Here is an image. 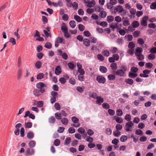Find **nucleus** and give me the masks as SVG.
Returning <instances> with one entry per match:
<instances>
[{
  "label": "nucleus",
  "mask_w": 156,
  "mask_h": 156,
  "mask_svg": "<svg viewBox=\"0 0 156 156\" xmlns=\"http://www.w3.org/2000/svg\"><path fill=\"white\" fill-rule=\"evenodd\" d=\"M137 76L136 73L129 72V77L131 78H134L136 77Z\"/></svg>",
  "instance_id": "412c9836"
},
{
  "label": "nucleus",
  "mask_w": 156,
  "mask_h": 156,
  "mask_svg": "<svg viewBox=\"0 0 156 156\" xmlns=\"http://www.w3.org/2000/svg\"><path fill=\"white\" fill-rule=\"evenodd\" d=\"M151 72V71L148 69H145L143 71V73H140V76L142 77H147L149 76L148 75Z\"/></svg>",
  "instance_id": "423d86ee"
},
{
  "label": "nucleus",
  "mask_w": 156,
  "mask_h": 156,
  "mask_svg": "<svg viewBox=\"0 0 156 156\" xmlns=\"http://www.w3.org/2000/svg\"><path fill=\"white\" fill-rule=\"evenodd\" d=\"M61 121L62 124L65 125H67L69 122L68 120L66 118H64L62 119Z\"/></svg>",
  "instance_id": "473e14b6"
},
{
  "label": "nucleus",
  "mask_w": 156,
  "mask_h": 156,
  "mask_svg": "<svg viewBox=\"0 0 156 156\" xmlns=\"http://www.w3.org/2000/svg\"><path fill=\"white\" fill-rule=\"evenodd\" d=\"M108 78L110 80H115L116 77L114 74H109L108 76Z\"/></svg>",
  "instance_id": "a878e982"
},
{
  "label": "nucleus",
  "mask_w": 156,
  "mask_h": 156,
  "mask_svg": "<svg viewBox=\"0 0 156 156\" xmlns=\"http://www.w3.org/2000/svg\"><path fill=\"white\" fill-rule=\"evenodd\" d=\"M110 67L112 69L116 70L117 69V64L115 63H112L110 65Z\"/></svg>",
  "instance_id": "c9c22d12"
},
{
  "label": "nucleus",
  "mask_w": 156,
  "mask_h": 156,
  "mask_svg": "<svg viewBox=\"0 0 156 156\" xmlns=\"http://www.w3.org/2000/svg\"><path fill=\"white\" fill-rule=\"evenodd\" d=\"M150 52L152 54H156V47H153L150 50Z\"/></svg>",
  "instance_id": "774afa93"
},
{
  "label": "nucleus",
  "mask_w": 156,
  "mask_h": 156,
  "mask_svg": "<svg viewBox=\"0 0 156 156\" xmlns=\"http://www.w3.org/2000/svg\"><path fill=\"white\" fill-rule=\"evenodd\" d=\"M138 70V69L137 67L133 66L130 69V72L136 73Z\"/></svg>",
  "instance_id": "864d4df0"
},
{
  "label": "nucleus",
  "mask_w": 156,
  "mask_h": 156,
  "mask_svg": "<svg viewBox=\"0 0 156 156\" xmlns=\"http://www.w3.org/2000/svg\"><path fill=\"white\" fill-rule=\"evenodd\" d=\"M74 18L78 22H80L82 21V19L81 17L77 15H74Z\"/></svg>",
  "instance_id": "58836bf2"
},
{
  "label": "nucleus",
  "mask_w": 156,
  "mask_h": 156,
  "mask_svg": "<svg viewBox=\"0 0 156 156\" xmlns=\"http://www.w3.org/2000/svg\"><path fill=\"white\" fill-rule=\"evenodd\" d=\"M44 74L42 73H39L37 76V79L38 80L41 79L44 77Z\"/></svg>",
  "instance_id": "c03bdc74"
},
{
  "label": "nucleus",
  "mask_w": 156,
  "mask_h": 156,
  "mask_svg": "<svg viewBox=\"0 0 156 156\" xmlns=\"http://www.w3.org/2000/svg\"><path fill=\"white\" fill-rule=\"evenodd\" d=\"M116 122L119 123H121L123 122V119L121 118L117 117L115 119Z\"/></svg>",
  "instance_id": "13d9d810"
},
{
  "label": "nucleus",
  "mask_w": 156,
  "mask_h": 156,
  "mask_svg": "<svg viewBox=\"0 0 156 156\" xmlns=\"http://www.w3.org/2000/svg\"><path fill=\"white\" fill-rule=\"evenodd\" d=\"M155 58V55L152 54H151L148 55L147 58L150 60H153Z\"/></svg>",
  "instance_id": "79ce46f5"
},
{
  "label": "nucleus",
  "mask_w": 156,
  "mask_h": 156,
  "mask_svg": "<svg viewBox=\"0 0 156 156\" xmlns=\"http://www.w3.org/2000/svg\"><path fill=\"white\" fill-rule=\"evenodd\" d=\"M115 20L117 23H120L121 21V18L120 16H117L115 18Z\"/></svg>",
  "instance_id": "69168bd1"
},
{
  "label": "nucleus",
  "mask_w": 156,
  "mask_h": 156,
  "mask_svg": "<svg viewBox=\"0 0 156 156\" xmlns=\"http://www.w3.org/2000/svg\"><path fill=\"white\" fill-rule=\"evenodd\" d=\"M43 102L42 101H38L36 104V105L38 107H41L43 106Z\"/></svg>",
  "instance_id": "052dcab7"
},
{
  "label": "nucleus",
  "mask_w": 156,
  "mask_h": 156,
  "mask_svg": "<svg viewBox=\"0 0 156 156\" xmlns=\"http://www.w3.org/2000/svg\"><path fill=\"white\" fill-rule=\"evenodd\" d=\"M151 9H156V4L154 2L152 3L150 5Z\"/></svg>",
  "instance_id": "338daca9"
},
{
  "label": "nucleus",
  "mask_w": 156,
  "mask_h": 156,
  "mask_svg": "<svg viewBox=\"0 0 156 156\" xmlns=\"http://www.w3.org/2000/svg\"><path fill=\"white\" fill-rule=\"evenodd\" d=\"M96 103L98 105H101V103H103L104 101V99L101 96H98L97 97Z\"/></svg>",
  "instance_id": "ddd939ff"
},
{
  "label": "nucleus",
  "mask_w": 156,
  "mask_h": 156,
  "mask_svg": "<svg viewBox=\"0 0 156 156\" xmlns=\"http://www.w3.org/2000/svg\"><path fill=\"white\" fill-rule=\"evenodd\" d=\"M113 134L116 137H119L121 135V133L119 131L116 130L113 131Z\"/></svg>",
  "instance_id": "4c0bfd02"
},
{
  "label": "nucleus",
  "mask_w": 156,
  "mask_h": 156,
  "mask_svg": "<svg viewBox=\"0 0 156 156\" xmlns=\"http://www.w3.org/2000/svg\"><path fill=\"white\" fill-rule=\"evenodd\" d=\"M34 134L32 132H30L27 134V137L28 139H32L34 137Z\"/></svg>",
  "instance_id": "4be33fe9"
},
{
  "label": "nucleus",
  "mask_w": 156,
  "mask_h": 156,
  "mask_svg": "<svg viewBox=\"0 0 156 156\" xmlns=\"http://www.w3.org/2000/svg\"><path fill=\"white\" fill-rule=\"evenodd\" d=\"M34 153V150L33 148H28L25 151V155L28 156L29 155H32Z\"/></svg>",
  "instance_id": "0eeeda50"
},
{
  "label": "nucleus",
  "mask_w": 156,
  "mask_h": 156,
  "mask_svg": "<svg viewBox=\"0 0 156 156\" xmlns=\"http://www.w3.org/2000/svg\"><path fill=\"white\" fill-rule=\"evenodd\" d=\"M21 58L19 57L18 58V62H17V66L18 69H21Z\"/></svg>",
  "instance_id": "8fccbe9b"
},
{
  "label": "nucleus",
  "mask_w": 156,
  "mask_h": 156,
  "mask_svg": "<svg viewBox=\"0 0 156 156\" xmlns=\"http://www.w3.org/2000/svg\"><path fill=\"white\" fill-rule=\"evenodd\" d=\"M32 126V123L31 122H27L25 123V127L26 128H30Z\"/></svg>",
  "instance_id": "c85d7f7f"
},
{
  "label": "nucleus",
  "mask_w": 156,
  "mask_h": 156,
  "mask_svg": "<svg viewBox=\"0 0 156 156\" xmlns=\"http://www.w3.org/2000/svg\"><path fill=\"white\" fill-rule=\"evenodd\" d=\"M26 72L25 75L24 76V77L27 78L31 75V73L30 70L28 69H25Z\"/></svg>",
  "instance_id": "2f4dec72"
},
{
  "label": "nucleus",
  "mask_w": 156,
  "mask_h": 156,
  "mask_svg": "<svg viewBox=\"0 0 156 156\" xmlns=\"http://www.w3.org/2000/svg\"><path fill=\"white\" fill-rule=\"evenodd\" d=\"M52 5L55 7L58 6L61 7L63 6V3L62 0H59L57 3L55 2H52Z\"/></svg>",
  "instance_id": "9d476101"
},
{
  "label": "nucleus",
  "mask_w": 156,
  "mask_h": 156,
  "mask_svg": "<svg viewBox=\"0 0 156 156\" xmlns=\"http://www.w3.org/2000/svg\"><path fill=\"white\" fill-rule=\"evenodd\" d=\"M9 42L11 43L12 45H15L16 44V39L13 37H11Z\"/></svg>",
  "instance_id": "49530a36"
},
{
  "label": "nucleus",
  "mask_w": 156,
  "mask_h": 156,
  "mask_svg": "<svg viewBox=\"0 0 156 156\" xmlns=\"http://www.w3.org/2000/svg\"><path fill=\"white\" fill-rule=\"evenodd\" d=\"M97 57L98 59L101 61H103L104 60V57L101 54H98L97 55Z\"/></svg>",
  "instance_id": "a18cd8bd"
},
{
  "label": "nucleus",
  "mask_w": 156,
  "mask_h": 156,
  "mask_svg": "<svg viewBox=\"0 0 156 156\" xmlns=\"http://www.w3.org/2000/svg\"><path fill=\"white\" fill-rule=\"evenodd\" d=\"M48 121L50 123H53L55 121V119L54 116H51L48 119Z\"/></svg>",
  "instance_id": "a19ab883"
},
{
  "label": "nucleus",
  "mask_w": 156,
  "mask_h": 156,
  "mask_svg": "<svg viewBox=\"0 0 156 156\" xmlns=\"http://www.w3.org/2000/svg\"><path fill=\"white\" fill-rule=\"evenodd\" d=\"M36 144V142L33 140H31L28 143V145L30 148H33L35 147Z\"/></svg>",
  "instance_id": "5701e85b"
},
{
  "label": "nucleus",
  "mask_w": 156,
  "mask_h": 156,
  "mask_svg": "<svg viewBox=\"0 0 156 156\" xmlns=\"http://www.w3.org/2000/svg\"><path fill=\"white\" fill-rule=\"evenodd\" d=\"M54 107L55 109L57 110H59L61 109V108L59 104L58 103H56L54 105Z\"/></svg>",
  "instance_id": "680f3d73"
},
{
  "label": "nucleus",
  "mask_w": 156,
  "mask_h": 156,
  "mask_svg": "<svg viewBox=\"0 0 156 156\" xmlns=\"http://www.w3.org/2000/svg\"><path fill=\"white\" fill-rule=\"evenodd\" d=\"M27 116H28L30 118L32 119H34L35 118V115L34 114L30 113V111H28L25 112V115L24 117V118H26Z\"/></svg>",
  "instance_id": "6e6552de"
},
{
  "label": "nucleus",
  "mask_w": 156,
  "mask_h": 156,
  "mask_svg": "<svg viewBox=\"0 0 156 156\" xmlns=\"http://www.w3.org/2000/svg\"><path fill=\"white\" fill-rule=\"evenodd\" d=\"M107 15V13L106 12L104 11L103 10L100 12V16L101 18H104Z\"/></svg>",
  "instance_id": "b1692460"
},
{
  "label": "nucleus",
  "mask_w": 156,
  "mask_h": 156,
  "mask_svg": "<svg viewBox=\"0 0 156 156\" xmlns=\"http://www.w3.org/2000/svg\"><path fill=\"white\" fill-rule=\"evenodd\" d=\"M140 33V31L138 30L135 31L133 33V36L135 37H137Z\"/></svg>",
  "instance_id": "603ef678"
},
{
  "label": "nucleus",
  "mask_w": 156,
  "mask_h": 156,
  "mask_svg": "<svg viewBox=\"0 0 156 156\" xmlns=\"http://www.w3.org/2000/svg\"><path fill=\"white\" fill-rule=\"evenodd\" d=\"M115 10L116 11L119 13L122 12L124 15H125L126 12L125 10L123 9L122 6L120 5H119L117 6Z\"/></svg>",
  "instance_id": "20e7f679"
},
{
  "label": "nucleus",
  "mask_w": 156,
  "mask_h": 156,
  "mask_svg": "<svg viewBox=\"0 0 156 156\" xmlns=\"http://www.w3.org/2000/svg\"><path fill=\"white\" fill-rule=\"evenodd\" d=\"M122 24L123 26H126L130 25V22L129 20L125 18L123 21Z\"/></svg>",
  "instance_id": "ea45409f"
},
{
  "label": "nucleus",
  "mask_w": 156,
  "mask_h": 156,
  "mask_svg": "<svg viewBox=\"0 0 156 156\" xmlns=\"http://www.w3.org/2000/svg\"><path fill=\"white\" fill-rule=\"evenodd\" d=\"M127 137L126 135L122 136L120 139V141L122 142H125L127 140Z\"/></svg>",
  "instance_id": "c756f323"
},
{
  "label": "nucleus",
  "mask_w": 156,
  "mask_h": 156,
  "mask_svg": "<svg viewBox=\"0 0 156 156\" xmlns=\"http://www.w3.org/2000/svg\"><path fill=\"white\" fill-rule=\"evenodd\" d=\"M148 17L147 16H144L142 18V21H141V24L144 26H147V20H148Z\"/></svg>",
  "instance_id": "1a4fd4ad"
},
{
  "label": "nucleus",
  "mask_w": 156,
  "mask_h": 156,
  "mask_svg": "<svg viewBox=\"0 0 156 156\" xmlns=\"http://www.w3.org/2000/svg\"><path fill=\"white\" fill-rule=\"evenodd\" d=\"M139 25V23L137 21H134L132 23V26L134 28L137 27Z\"/></svg>",
  "instance_id": "e433bc0d"
},
{
  "label": "nucleus",
  "mask_w": 156,
  "mask_h": 156,
  "mask_svg": "<svg viewBox=\"0 0 156 156\" xmlns=\"http://www.w3.org/2000/svg\"><path fill=\"white\" fill-rule=\"evenodd\" d=\"M55 116L58 119H60L62 118L61 113L57 112L55 114Z\"/></svg>",
  "instance_id": "6e6d98bb"
},
{
  "label": "nucleus",
  "mask_w": 156,
  "mask_h": 156,
  "mask_svg": "<svg viewBox=\"0 0 156 156\" xmlns=\"http://www.w3.org/2000/svg\"><path fill=\"white\" fill-rule=\"evenodd\" d=\"M61 73V68L60 66H57L55 69V73L56 75H58Z\"/></svg>",
  "instance_id": "dca6fc26"
},
{
  "label": "nucleus",
  "mask_w": 156,
  "mask_h": 156,
  "mask_svg": "<svg viewBox=\"0 0 156 156\" xmlns=\"http://www.w3.org/2000/svg\"><path fill=\"white\" fill-rule=\"evenodd\" d=\"M143 49L141 48L138 47L137 49L135 50V54L136 57L139 56V55L142 54L141 53Z\"/></svg>",
  "instance_id": "9b49d317"
},
{
  "label": "nucleus",
  "mask_w": 156,
  "mask_h": 156,
  "mask_svg": "<svg viewBox=\"0 0 156 156\" xmlns=\"http://www.w3.org/2000/svg\"><path fill=\"white\" fill-rule=\"evenodd\" d=\"M72 6L75 9H77L78 7V5L76 2H74L72 4Z\"/></svg>",
  "instance_id": "5fc2aeb1"
},
{
  "label": "nucleus",
  "mask_w": 156,
  "mask_h": 156,
  "mask_svg": "<svg viewBox=\"0 0 156 156\" xmlns=\"http://www.w3.org/2000/svg\"><path fill=\"white\" fill-rule=\"evenodd\" d=\"M135 133L137 135H140L143 134V132L140 129H137L135 131Z\"/></svg>",
  "instance_id": "0e129e2a"
},
{
  "label": "nucleus",
  "mask_w": 156,
  "mask_h": 156,
  "mask_svg": "<svg viewBox=\"0 0 156 156\" xmlns=\"http://www.w3.org/2000/svg\"><path fill=\"white\" fill-rule=\"evenodd\" d=\"M70 27L72 28H75L76 26L75 22L74 20H71L69 22Z\"/></svg>",
  "instance_id": "72a5a7b5"
},
{
  "label": "nucleus",
  "mask_w": 156,
  "mask_h": 156,
  "mask_svg": "<svg viewBox=\"0 0 156 156\" xmlns=\"http://www.w3.org/2000/svg\"><path fill=\"white\" fill-rule=\"evenodd\" d=\"M40 93L41 91L38 89H35L34 90L33 94L36 96L39 97L41 95Z\"/></svg>",
  "instance_id": "a211bd4d"
},
{
  "label": "nucleus",
  "mask_w": 156,
  "mask_h": 156,
  "mask_svg": "<svg viewBox=\"0 0 156 156\" xmlns=\"http://www.w3.org/2000/svg\"><path fill=\"white\" fill-rule=\"evenodd\" d=\"M36 87L39 89L42 94L45 92L47 86L46 85L42 82L37 83L36 84Z\"/></svg>",
  "instance_id": "f03ea898"
},
{
  "label": "nucleus",
  "mask_w": 156,
  "mask_h": 156,
  "mask_svg": "<svg viewBox=\"0 0 156 156\" xmlns=\"http://www.w3.org/2000/svg\"><path fill=\"white\" fill-rule=\"evenodd\" d=\"M42 63L40 61H37L35 64V66L37 69H40L41 67Z\"/></svg>",
  "instance_id": "393cba45"
},
{
  "label": "nucleus",
  "mask_w": 156,
  "mask_h": 156,
  "mask_svg": "<svg viewBox=\"0 0 156 156\" xmlns=\"http://www.w3.org/2000/svg\"><path fill=\"white\" fill-rule=\"evenodd\" d=\"M128 47L129 49H134L135 47V44L133 42H131L129 43Z\"/></svg>",
  "instance_id": "7c9ffc66"
},
{
  "label": "nucleus",
  "mask_w": 156,
  "mask_h": 156,
  "mask_svg": "<svg viewBox=\"0 0 156 156\" xmlns=\"http://www.w3.org/2000/svg\"><path fill=\"white\" fill-rule=\"evenodd\" d=\"M96 80L99 83H104L105 82V79L102 76H98Z\"/></svg>",
  "instance_id": "39448f33"
},
{
  "label": "nucleus",
  "mask_w": 156,
  "mask_h": 156,
  "mask_svg": "<svg viewBox=\"0 0 156 156\" xmlns=\"http://www.w3.org/2000/svg\"><path fill=\"white\" fill-rule=\"evenodd\" d=\"M17 78L18 80L20 79L23 76V71L21 69H18L17 73Z\"/></svg>",
  "instance_id": "f8f14e48"
},
{
  "label": "nucleus",
  "mask_w": 156,
  "mask_h": 156,
  "mask_svg": "<svg viewBox=\"0 0 156 156\" xmlns=\"http://www.w3.org/2000/svg\"><path fill=\"white\" fill-rule=\"evenodd\" d=\"M83 44L87 47L89 46L90 45V40L88 39H84L83 40Z\"/></svg>",
  "instance_id": "6ab92c4d"
},
{
  "label": "nucleus",
  "mask_w": 156,
  "mask_h": 156,
  "mask_svg": "<svg viewBox=\"0 0 156 156\" xmlns=\"http://www.w3.org/2000/svg\"><path fill=\"white\" fill-rule=\"evenodd\" d=\"M97 94L96 93L93 92L91 94H90L89 95L90 97L94 99H96L97 97Z\"/></svg>",
  "instance_id": "3c124183"
},
{
  "label": "nucleus",
  "mask_w": 156,
  "mask_h": 156,
  "mask_svg": "<svg viewBox=\"0 0 156 156\" xmlns=\"http://www.w3.org/2000/svg\"><path fill=\"white\" fill-rule=\"evenodd\" d=\"M134 124L132 122H127L125 125V129L127 132H131L132 130V127Z\"/></svg>",
  "instance_id": "7ed1b4c3"
},
{
  "label": "nucleus",
  "mask_w": 156,
  "mask_h": 156,
  "mask_svg": "<svg viewBox=\"0 0 156 156\" xmlns=\"http://www.w3.org/2000/svg\"><path fill=\"white\" fill-rule=\"evenodd\" d=\"M61 29L63 33H65L66 31H68V28L66 26V25L65 23H63L62 25Z\"/></svg>",
  "instance_id": "aec40b11"
},
{
  "label": "nucleus",
  "mask_w": 156,
  "mask_h": 156,
  "mask_svg": "<svg viewBox=\"0 0 156 156\" xmlns=\"http://www.w3.org/2000/svg\"><path fill=\"white\" fill-rule=\"evenodd\" d=\"M71 139L70 137H68L66 138L64 144L65 145H67L71 142Z\"/></svg>",
  "instance_id": "bb28decb"
},
{
  "label": "nucleus",
  "mask_w": 156,
  "mask_h": 156,
  "mask_svg": "<svg viewBox=\"0 0 156 156\" xmlns=\"http://www.w3.org/2000/svg\"><path fill=\"white\" fill-rule=\"evenodd\" d=\"M71 119L72 122L74 123H78V122L79 121V119L76 117L75 116H73L72 117Z\"/></svg>",
  "instance_id": "de8ad7c7"
},
{
  "label": "nucleus",
  "mask_w": 156,
  "mask_h": 156,
  "mask_svg": "<svg viewBox=\"0 0 156 156\" xmlns=\"http://www.w3.org/2000/svg\"><path fill=\"white\" fill-rule=\"evenodd\" d=\"M128 70L126 65H122L120 67V69H117L116 71H114L113 73L116 75L121 77H124L126 74V72Z\"/></svg>",
  "instance_id": "f257e3e1"
},
{
  "label": "nucleus",
  "mask_w": 156,
  "mask_h": 156,
  "mask_svg": "<svg viewBox=\"0 0 156 156\" xmlns=\"http://www.w3.org/2000/svg\"><path fill=\"white\" fill-rule=\"evenodd\" d=\"M95 11L98 12H101L103 10L102 8L99 6H96L95 7Z\"/></svg>",
  "instance_id": "f704fd0d"
},
{
  "label": "nucleus",
  "mask_w": 156,
  "mask_h": 156,
  "mask_svg": "<svg viewBox=\"0 0 156 156\" xmlns=\"http://www.w3.org/2000/svg\"><path fill=\"white\" fill-rule=\"evenodd\" d=\"M116 114L118 116H121L122 115L123 113L122 110L119 109L117 110Z\"/></svg>",
  "instance_id": "37998d69"
},
{
  "label": "nucleus",
  "mask_w": 156,
  "mask_h": 156,
  "mask_svg": "<svg viewBox=\"0 0 156 156\" xmlns=\"http://www.w3.org/2000/svg\"><path fill=\"white\" fill-rule=\"evenodd\" d=\"M78 29L80 31H82L84 30L85 27L83 25L79 24L78 25Z\"/></svg>",
  "instance_id": "bf43d9fd"
},
{
  "label": "nucleus",
  "mask_w": 156,
  "mask_h": 156,
  "mask_svg": "<svg viewBox=\"0 0 156 156\" xmlns=\"http://www.w3.org/2000/svg\"><path fill=\"white\" fill-rule=\"evenodd\" d=\"M103 108L106 109H107L110 108L109 105L107 103H104L102 104Z\"/></svg>",
  "instance_id": "09e8293b"
},
{
  "label": "nucleus",
  "mask_w": 156,
  "mask_h": 156,
  "mask_svg": "<svg viewBox=\"0 0 156 156\" xmlns=\"http://www.w3.org/2000/svg\"><path fill=\"white\" fill-rule=\"evenodd\" d=\"M68 131L70 133H73L75 132V130L73 127H70L68 129Z\"/></svg>",
  "instance_id": "e2e57ef3"
},
{
  "label": "nucleus",
  "mask_w": 156,
  "mask_h": 156,
  "mask_svg": "<svg viewBox=\"0 0 156 156\" xmlns=\"http://www.w3.org/2000/svg\"><path fill=\"white\" fill-rule=\"evenodd\" d=\"M54 143L55 146H58L60 144V141L58 139H56L54 141Z\"/></svg>",
  "instance_id": "4d7b16f0"
},
{
  "label": "nucleus",
  "mask_w": 156,
  "mask_h": 156,
  "mask_svg": "<svg viewBox=\"0 0 156 156\" xmlns=\"http://www.w3.org/2000/svg\"><path fill=\"white\" fill-rule=\"evenodd\" d=\"M99 70L101 72L103 73H105L107 71V68L103 66H100Z\"/></svg>",
  "instance_id": "f3484780"
},
{
  "label": "nucleus",
  "mask_w": 156,
  "mask_h": 156,
  "mask_svg": "<svg viewBox=\"0 0 156 156\" xmlns=\"http://www.w3.org/2000/svg\"><path fill=\"white\" fill-rule=\"evenodd\" d=\"M114 20V17L112 16H109L107 17V21L108 22L110 23L113 21Z\"/></svg>",
  "instance_id": "cd10ccee"
},
{
  "label": "nucleus",
  "mask_w": 156,
  "mask_h": 156,
  "mask_svg": "<svg viewBox=\"0 0 156 156\" xmlns=\"http://www.w3.org/2000/svg\"><path fill=\"white\" fill-rule=\"evenodd\" d=\"M85 3H87V6L91 8L92 7H93L95 4V1L94 0H92L90 2H84Z\"/></svg>",
  "instance_id": "4468645a"
},
{
  "label": "nucleus",
  "mask_w": 156,
  "mask_h": 156,
  "mask_svg": "<svg viewBox=\"0 0 156 156\" xmlns=\"http://www.w3.org/2000/svg\"><path fill=\"white\" fill-rule=\"evenodd\" d=\"M125 82L127 84L129 85H132L134 83L133 80L130 78L126 79L125 80Z\"/></svg>",
  "instance_id": "2eb2a0df"
}]
</instances>
